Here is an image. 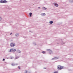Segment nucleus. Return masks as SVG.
<instances>
[{
	"instance_id": "nucleus-8",
	"label": "nucleus",
	"mask_w": 73,
	"mask_h": 73,
	"mask_svg": "<svg viewBox=\"0 0 73 73\" xmlns=\"http://www.w3.org/2000/svg\"><path fill=\"white\" fill-rule=\"evenodd\" d=\"M42 9H45V10H46V8L44 7H43L42 8Z\"/></svg>"
},
{
	"instance_id": "nucleus-3",
	"label": "nucleus",
	"mask_w": 73,
	"mask_h": 73,
	"mask_svg": "<svg viewBox=\"0 0 73 73\" xmlns=\"http://www.w3.org/2000/svg\"><path fill=\"white\" fill-rule=\"evenodd\" d=\"M16 50L15 49H11L10 50V52H15Z\"/></svg>"
},
{
	"instance_id": "nucleus-1",
	"label": "nucleus",
	"mask_w": 73,
	"mask_h": 73,
	"mask_svg": "<svg viewBox=\"0 0 73 73\" xmlns=\"http://www.w3.org/2000/svg\"><path fill=\"white\" fill-rule=\"evenodd\" d=\"M57 68L58 70H61V69H62V68H63V67H62L60 65H58L57 67Z\"/></svg>"
},
{
	"instance_id": "nucleus-16",
	"label": "nucleus",
	"mask_w": 73,
	"mask_h": 73,
	"mask_svg": "<svg viewBox=\"0 0 73 73\" xmlns=\"http://www.w3.org/2000/svg\"><path fill=\"white\" fill-rule=\"evenodd\" d=\"M54 73H58V72H55Z\"/></svg>"
},
{
	"instance_id": "nucleus-21",
	"label": "nucleus",
	"mask_w": 73,
	"mask_h": 73,
	"mask_svg": "<svg viewBox=\"0 0 73 73\" xmlns=\"http://www.w3.org/2000/svg\"><path fill=\"white\" fill-rule=\"evenodd\" d=\"M56 57L54 58V59H56Z\"/></svg>"
},
{
	"instance_id": "nucleus-5",
	"label": "nucleus",
	"mask_w": 73,
	"mask_h": 73,
	"mask_svg": "<svg viewBox=\"0 0 73 73\" xmlns=\"http://www.w3.org/2000/svg\"><path fill=\"white\" fill-rule=\"evenodd\" d=\"M7 2L6 0H5L4 1H3V3H6Z\"/></svg>"
},
{
	"instance_id": "nucleus-2",
	"label": "nucleus",
	"mask_w": 73,
	"mask_h": 73,
	"mask_svg": "<svg viewBox=\"0 0 73 73\" xmlns=\"http://www.w3.org/2000/svg\"><path fill=\"white\" fill-rule=\"evenodd\" d=\"M10 46L11 47H13V46H15V44H13V43H11Z\"/></svg>"
},
{
	"instance_id": "nucleus-23",
	"label": "nucleus",
	"mask_w": 73,
	"mask_h": 73,
	"mask_svg": "<svg viewBox=\"0 0 73 73\" xmlns=\"http://www.w3.org/2000/svg\"><path fill=\"white\" fill-rule=\"evenodd\" d=\"M15 65H17V64H16Z\"/></svg>"
},
{
	"instance_id": "nucleus-17",
	"label": "nucleus",
	"mask_w": 73,
	"mask_h": 73,
	"mask_svg": "<svg viewBox=\"0 0 73 73\" xmlns=\"http://www.w3.org/2000/svg\"><path fill=\"white\" fill-rule=\"evenodd\" d=\"M38 8H39V9H40V7H38Z\"/></svg>"
},
{
	"instance_id": "nucleus-11",
	"label": "nucleus",
	"mask_w": 73,
	"mask_h": 73,
	"mask_svg": "<svg viewBox=\"0 0 73 73\" xmlns=\"http://www.w3.org/2000/svg\"><path fill=\"white\" fill-rule=\"evenodd\" d=\"M11 65L12 66H15V65L13 63L11 64Z\"/></svg>"
},
{
	"instance_id": "nucleus-20",
	"label": "nucleus",
	"mask_w": 73,
	"mask_h": 73,
	"mask_svg": "<svg viewBox=\"0 0 73 73\" xmlns=\"http://www.w3.org/2000/svg\"><path fill=\"white\" fill-rule=\"evenodd\" d=\"M12 33H10V35H12Z\"/></svg>"
},
{
	"instance_id": "nucleus-19",
	"label": "nucleus",
	"mask_w": 73,
	"mask_h": 73,
	"mask_svg": "<svg viewBox=\"0 0 73 73\" xmlns=\"http://www.w3.org/2000/svg\"><path fill=\"white\" fill-rule=\"evenodd\" d=\"M3 61H5V60L4 59H3Z\"/></svg>"
},
{
	"instance_id": "nucleus-22",
	"label": "nucleus",
	"mask_w": 73,
	"mask_h": 73,
	"mask_svg": "<svg viewBox=\"0 0 73 73\" xmlns=\"http://www.w3.org/2000/svg\"><path fill=\"white\" fill-rule=\"evenodd\" d=\"M27 72H28L26 71V73H27Z\"/></svg>"
},
{
	"instance_id": "nucleus-10",
	"label": "nucleus",
	"mask_w": 73,
	"mask_h": 73,
	"mask_svg": "<svg viewBox=\"0 0 73 73\" xmlns=\"http://www.w3.org/2000/svg\"><path fill=\"white\" fill-rule=\"evenodd\" d=\"M42 53H43V54H44V53H45V51H42Z\"/></svg>"
},
{
	"instance_id": "nucleus-6",
	"label": "nucleus",
	"mask_w": 73,
	"mask_h": 73,
	"mask_svg": "<svg viewBox=\"0 0 73 73\" xmlns=\"http://www.w3.org/2000/svg\"><path fill=\"white\" fill-rule=\"evenodd\" d=\"M54 5L56 7H58V5L57 4H54Z\"/></svg>"
},
{
	"instance_id": "nucleus-13",
	"label": "nucleus",
	"mask_w": 73,
	"mask_h": 73,
	"mask_svg": "<svg viewBox=\"0 0 73 73\" xmlns=\"http://www.w3.org/2000/svg\"><path fill=\"white\" fill-rule=\"evenodd\" d=\"M47 50L48 51H49V52H50V51L51 52V50H50L49 49H47Z\"/></svg>"
},
{
	"instance_id": "nucleus-9",
	"label": "nucleus",
	"mask_w": 73,
	"mask_h": 73,
	"mask_svg": "<svg viewBox=\"0 0 73 73\" xmlns=\"http://www.w3.org/2000/svg\"><path fill=\"white\" fill-rule=\"evenodd\" d=\"M50 24H53V22L52 21H51L49 22Z\"/></svg>"
},
{
	"instance_id": "nucleus-4",
	"label": "nucleus",
	"mask_w": 73,
	"mask_h": 73,
	"mask_svg": "<svg viewBox=\"0 0 73 73\" xmlns=\"http://www.w3.org/2000/svg\"><path fill=\"white\" fill-rule=\"evenodd\" d=\"M41 15V16H45L46 14H45V13H42Z\"/></svg>"
},
{
	"instance_id": "nucleus-7",
	"label": "nucleus",
	"mask_w": 73,
	"mask_h": 73,
	"mask_svg": "<svg viewBox=\"0 0 73 73\" xmlns=\"http://www.w3.org/2000/svg\"><path fill=\"white\" fill-rule=\"evenodd\" d=\"M32 13H30L29 14V15H30V17H31L32 16Z\"/></svg>"
},
{
	"instance_id": "nucleus-12",
	"label": "nucleus",
	"mask_w": 73,
	"mask_h": 73,
	"mask_svg": "<svg viewBox=\"0 0 73 73\" xmlns=\"http://www.w3.org/2000/svg\"><path fill=\"white\" fill-rule=\"evenodd\" d=\"M0 3H3V1H0Z\"/></svg>"
},
{
	"instance_id": "nucleus-15",
	"label": "nucleus",
	"mask_w": 73,
	"mask_h": 73,
	"mask_svg": "<svg viewBox=\"0 0 73 73\" xmlns=\"http://www.w3.org/2000/svg\"><path fill=\"white\" fill-rule=\"evenodd\" d=\"M18 68V69H20V67L19 66Z\"/></svg>"
},
{
	"instance_id": "nucleus-14",
	"label": "nucleus",
	"mask_w": 73,
	"mask_h": 73,
	"mask_svg": "<svg viewBox=\"0 0 73 73\" xmlns=\"http://www.w3.org/2000/svg\"><path fill=\"white\" fill-rule=\"evenodd\" d=\"M1 17H0V21H1Z\"/></svg>"
},
{
	"instance_id": "nucleus-18",
	"label": "nucleus",
	"mask_w": 73,
	"mask_h": 73,
	"mask_svg": "<svg viewBox=\"0 0 73 73\" xmlns=\"http://www.w3.org/2000/svg\"><path fill=\"white\" fill-rule=\"evenodd\" d=\"M12 58H13V57H11V59H12Z\"/></svg>"
}]
</instances>
